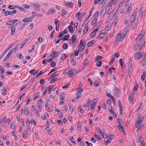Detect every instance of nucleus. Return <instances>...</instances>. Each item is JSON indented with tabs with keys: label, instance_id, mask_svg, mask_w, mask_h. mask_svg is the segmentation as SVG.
Listing matches in <instances>:
<instances>
[{
	"label": "nucleus",
	"instance_id": "1",
	"mask_svg": "<svg viewBox=\"0 0 146 146\" xmlns=\"http://www.w3.org/2000/svg\"><path fill=\"white\" fill-rule=\"evenodd\" d=\"M78 73V72L76 71V70L75 69H72L68 71V74L69 77H70L72 76L73 75Z\"/></svg>",
	"mask_w": 146,
	"mask_h": 146
},
{
	"label": "nucleus",
	"instance_id": "2",
	"mask_svg": "<svg viewBox=\"0 0 146 146\" xmlns=\"http://www.w3.org/2000/svg\"><path fill=\"white\" fill-rule=\"evenodd\" d=\"M113 93L115 96H119L120 93L119 89L115 87L113 89Z\"/></svg>",
	"mask_w": 146,
	"mask_h": 146
},
{
	"label": "nucleus",
	"instance_id": "3",
	"mask_svg": "<svg viewBox=\"0 0 146 146\" xmlns=\"http://www.w3.org/2000/svg\"><path fill=\"white\" fill-rule=\"evenodd\" d=\"M18 21L17 19L9 20L6 23L7 25H11L17 22Z\"/></svg>",
	"mask_w": 146,
	"mask_h": 146
},
{
	"label": "nucleus",
	"instance_id": "4",
	"mask_svg": "<svg viewBox=\"0 0 146 146\" xmlns=\"http://www.w3.org/2000/svg\"><path fill=\"white\" fill-rule=\"evenodd\" d=\"M60 52L59 51H54L53 52L52 55L51 54L49 57L53 56V58H57L60 55Z\"/></svg>",
	"mask_w": 146,
	"mask_h": 146
},
{
	"label": "nucleus",
	"instance_id": "5",
	"mask_svg": "<svg viewBox=\"0 0 146 146\" xmlns=\"http://www.w3.org/2000/svg\"><path fill=\"white\" fill-rule=\"evenodd\" d=\"M142 54L140 52H136L135 54V60H137L141 58Z\"/></svg>",
	"mask_w": 146,
	"mask_h": 146
},
{
	"label": "nucleus",
	"instance_id": "6",
	"mask_svg": "<svg viewBox=\"0 0 146 146\" xmlns=\"http://www.w3.org/2000/svg\"><path fill=\"white\" fill-rule=\"evenodd\" d=\"M143 117L139 119L136 122V124H137V125H135V127H137L138 126H139L141 125V123L143 122Z\"/></svg>",
	"mask_w": 146,
	"mask_h": 146
},
{
	"label": "nucleus",
	"instance_id": "7",
	"mask_svg": "<svg viewBox=\"0 0 146 146\" xmlns=\"http://www.w3.org/2000/svg\"><path fill=\"white\" fill-rule=\"evenodd\" d=\"M128 26H127L123 30L122 36V40L125 37L128 29Z\"/></svg>",
	"mask_w": 146,
	"mask_h": 146
},
{
	"label": "nucleus",
	"instance_id": "8",
	"mask_svg": "<svg viewBox=\"0 0 146 146\" xmlns=\"http://www.w3.org/2000/svg\"><path fill=\"white\" fill-rule=\"evenodd\" d=\"M40 7V5L38 4H34L33 6V7L36 11H39V8Z\"/></svg>",
	"mask_w": 146,
	"mask_h": 146
},
{
	"label": "nucleus",
	"instance_id": "9",
	"mask_svg": "<svg viewBox=\"0 0 146 146\" xmlns=\"http://www.w3.org/2000/svg\"><path fill=\"white\" fill-rule=\"evenodd\" d=\"M98 29H96L93 31L91 33L90 35V37H92L94 36L96 34V32L98 31Z\"/></svg>",
	"mask_w": 146,
	"mask_h": 146
},
{
	"label": "nucleus",
	"instance_id": "10",
	"mask_svg": "<svg viewBox=\"0 0 146 146\" xmlns=\"http://www.w3.org/2000/svg\"><path fill=\"white\" fill-rule=\"evenodd\" d=\"M32 13L33 17H42L43 16V15L42 14H37L36 12H33Z\"/></svg>",
	"mask_w": 146,
	"mask_h": 146
},
{
	"label": "nucleus",
	"instance_id": "11",
	"mask_svg": "<svg viewBox=\"0 0 146 146\" xmlns=\"http://www.w3.org/2000/svg\"><path fill=\"white\" fill-rule=\"evenodd\" d=\"M95 43L94 40H92L88 42L87 44V46L88 47H90L91 46L94 44Z\"/></svg>",
	"mask_w": 146,
	"mask_h": 146
},
{
	"label": "nucleus",
	"instance_id": "12",
	"mask_svg": "<svg viewBox=\"0 0 146 146\" xmlns=\"http://www.w3.org/2000/svg\"><path fill=\"white\" fill-rule=\"evenodd\" d=\"M77 41V40L75 38V36H73L71 38V39H70V43H71L72 42V44L75 43Z\"/></svg>",
	"mask_w": 146,
	"mask_h": 146
},
{
	"label": "nucleus",
	"instance_id": "13",
	"mask_svg": "<svg viewBox=\"0 0 146 146\" xmlns=\"http://www.w3.org/2000/svg\"><path fill=\"white\" fill-rule=\"evenodd\" d=\"M105 33H102L99 34L96 37L97 38H103L105 37Z\"/></svg>",
	"mask_w": 146,
	"mask_h": 146
},
{
	"label": "nucleus",
	"instance_id": "14",
	"mask_svg": "<svg viewBox=\"0 0 146 146\" xmlns=\"http://www.w3.org/2000/svg\"><path fill=\"white\" fill-rule=\"evenodd\" d=\"M16 28L15 27V25H13L11 27V35H13L14 34Z\"/></svg>",
	"mask_w": 146,
	"mask_h": 146
},
{
	"label": "nucleus",
	"instance_id": "15",
	"mask_svg": "<svg viewBox=\"0 0 146 146\" xmlns=\"http://www.w3.org/2000/svg\"><path fill=\"white\" fill-rule=\"evenodd\" d=\"M65 4L67 6H68L70 8H72L73 6V3L71 2H66L65 3Z\"/></svg>",
	"mask_w": 146,
	"mask_h": 146
},
{
	"label": "nucleus",
	"instance_id": "16",
	"mask_svg": "<svg viewBox=\"0 0 146 146\" xmlns=\"http://www.w3.org/2000/svg\"><path fill=\"white\" fill-rule=\"evenodd\" d=\"M121 33H118L116 37V39L118 41H119L121 38Z\"/></svg>",
	"mask_w": 146,
	"mask_h": 146
},
{
	"label": "nucleus",
	"instance_id": "17",
	"mask_svg": "<svg viewBox=\"0 0 146 146\" xmlns=\"http://www.w3.org/2000/svg\"><path fill=\"white\" fill-rule=\"evenodd\" d=\"M129 100L131 104H133V103L132 95H131L130 94H129Z\"/></svg>",
	"mask_w": 146,
	"mask_h": 146
},
{
	"label": "nucleus",
	"instance_id": "18",
	"mask_svg": "<svg viewBox=\"0 0 146 146\" xmlns=\"http://www.w3.org/2000/svg\"><path fill=\"white\" fill-rule=\"evenodd\" d=\"M121 119L120 118H118L117 119V122L119 124L118 125V127L119 129V127L121 126V125H122L121 123Z\"/></svg>",
	"mask_w": 146,
	"mask_h": 146
},
{
	"label": "nucleus",
	"instance_id": "19",
	"mask_svg": "<svg viewBox=\"0 0 146 146\" xmlns=\"http://www.w3.org/2000/svg\"><path fill=\"white\" fill-rule=\"evenodd\" d=\"M90 63V61L87 59L85 60L83 63V65L84 66L86 67L88 66Z\"/></svg>",
	"mask_w": 146,
	"mask_h": 146
},
{
	"label": "nucleus",
	"instance_id": "20",
	"mask_svg": "<svg viewBox=\"0 0 146 146\" xmlns=\"http://www.w3.org/2000/svg\"><path fill=\"white\" fill-rule=\"evenodd\" d=\"M69 36L66 35L64 36V38H60V39H61V40H67L68 39V38H69Z\"/></svg>",
	"mask_w": 146,
	"mask_h": 146
},
{
	"label": "nucleus",
	"instance_id": "21",
	"mask_svg": "<svg viewBox=\"0 0 146 146\" xmlns=\"http://www.w3.org/2000/svg\"><path fill=\"white\" fill-rule=\"evenodd\" d=\"M2 90H3V92L1 93L3 96H5L6 94L7 90L5 87H4Z\"/></svg>",
	"mask_w": 146,
	"mask_h": 146
},
{
	"label": "nucleus",
	"instance_id": "22",
	"mask_svg": "<svg viewBox=\"0 0 146 146\" xmlns=\"http://www.w3.org/2000/svg\"><path fill=\"white\" fill-rule=\"evenodd\" d=\"M132 63L129 62V64L128 66V72L130 74H131V70Z\"/></svg>",
	"mask_w": 146,
	"mask_h": 146
},
{
	"label": "nucleus",
	"instance_id": "23",
	"mask_svg": "<svg viewBox=\"0 0 146 146\" xmlns=\"http://www.w3.org/2000/svg\"><path fill=\"white\" fill-rule=\"evenodd\" d=\"M25 115L27 116L28 115V113L29 111V108L28 107H25Z\"/></svg>",
	"mask_w": 146,
	"mask_h": 146
},
{
	"label": "nucleus",
	"instance_id": "24",
	"mask_svg": "<svg viewBox=\"0 0 146 146\" xmlns=\"http://www.w3.org/2000/svg\"><path fill=\"white\" fill-rule=\"evenodd\" d=\"M29 72L31 74H34L35 75L36 74L38 73V71H37L36 72H35V69H33V70H31L29 71Z\"/></svg>",
	"mask_w": 146,
	"mask_h": 146
},
{
	"label": "nucleus",
	"instance_id": "25",
	"mask_svg": "<svg viewBox=\"0 0 146 146\" xmlns=\"http://www.w3.org/2000/svg\"><path fill=\"white\" fill-rule=\"evenodd\" d=\"M143 7H141L139 9V17L140 16V17H141L143 15Z\"/></svg>",
	"mask_w": 146,
	"mask_h": 146
},
{
	"label": "nucleus",
	"instance_id": "26",
	"mask_svg": "<svg viewBox=\"0 0 146 146\" xmlns=\"http://www.w3.org/2000/svg\"><path fill=\"white\" fill-rule=\"evenodd\" d=\"M146 64V57H144L143 59V62L142 63V66H144Z\"/></svg>",
	"mask_w": 146,
	"mask_h": 146
},
{
	"label": "nucleus",
	"instance_id": "27",
	"mask_svg": "<svg viewBox=\"0 0 146 146\" xmlns=\"http://www.w3.org/2000/svg\"><path fill=\"white\" fill-rule=\"evenodd\" d=\"M142 37L140 35H139L136 38L135 40L137 42L140 41L142 39Z\"/></svg>",
	"mask_w": 146,
	"mask_h": 146
},
{
	"label": "nucleus",
	"instance_id": "28",
	"mask_svg": "<svg viewBox=\"0 0 146 146\" xmlns=\"http://www.w3.org/2000/svg\"><path fill=\"white\" fill-rule=\"evenodd\" d=\"M80 52L79 49H78V50H74V53L75 56H77L78 55L79 53Z\"/></svg>",
	"mask_w": 146,
	"mask_h": 146
},
{
	"label": "nucleus",
	"instance_id": "29",
	"mask_svg": "<svg viewBox=\"0 0 146 146\" xmlns=\"http://www.w3.org/2000/svg\"><path fill=\"white\" fill-rule=\"evenodd\" d=\"M58 74L57 73V72H54L52 74L51 76L50 77V78H51L55 77L56 76H58Z\"/></svg>",
	"mask_w": 146,
	"mask_h": 146
},
{
	"label": "nucleus",
	"instance_id": "30",
	"mask_svg": "<svg viewBox=\"0 0 146 146\" xmlns=\"http://www.w3.org/2000/svg\"><path fill=\"white\" fill-rule=\"evenodd\" d=\"M104 138H106L107 137V136L106 134L104 132H102L100 134Z\"/></svg>",
	"mask_w": 146,
	"mask_h": 146
},
{
	"label": "nucleus",
	"instance_id": "31",
	"mask_svg": "<svg viewBox=\"0 0 146 146\" xmlns=\"http://www.w3.org/2000/svg\"><path fill=\"white\" fill-rule=\"evenodd\" d=\"M77 129L78 130H81V123L80 122H79L78 123L77 125Z\"/></svg>",
	"mask_w": 146,
	"mask_h": 146
},
{
	"label": "nucleus",
	"instance_id": "32",
	"mask_svg": "<svg viewBox=\"0 0 146 146\" xmlns=\"http://www.w3.org/2000/svg\"><path fill=\"white\" fill-rule=\"evenodd\" d=\"M53 88V86H49L48 87V94H50L51 93V90Z\"/></svg>",
	"mask_w": 146,
	"mask_h": 146
},
{
	"label": "nucleus",
	"instance_id": "33",
	"mask_svg": "<svg viewBox=\"0 0 146 146\" xmlns=\"http://www.w3.org/2000/svg\"><path fill=\"white\" fill-rule=\"evenodd\" d=\"M29 85V84H27L23 86L20 89V91H21V90H24V89L26 88V87H27Z\"/></svg>",
	"mask_w": 146,
	"mask_h": 146
},
{
	"label": "nucleus",
	"instance_id": "34",
	"mask_svg": "<svg viewBox=\"0 0 146 146\" xmlns=\"http://www.w3.org/2000/svg\"><path fill=\"white\" fill-rule=\"evenodd\" d=\"M98 11H96L94 15V19H96L97 18V17L98 16Z\"/></svg>",
	"mask_w": 146,
	"mask_h": 146
},
{
	"label": "nucleus",
	"instance_id": "35",
	"mask_svg": "<svg viewBox=\"0 0 146 146\" xmlns=\"http://www.w3.org/2000/svg\"><path fill=\"white\" fill-rule=\"evenodd\" d=\"M73 27H72L71 25L69 26L68 27V29L69 31V32L70 33H72L73 32Z\"/></svg>",
	"mask_w": 146,
	"mask_h": 146
},
{
	"label": "nucleus",
	"instance_id": "36",
	"mask_svg": "<svg viewBox=\"0 0 146 146\" xmlns=\"http://www.w3.org/2000/svg\"><path fill=\"white\" fill-rule=\"evenodd\" d=\"M111 139H108V140L106 141H105V144L106 145H107L109 143H110L111 141Z\"/></svg>",
	"mask_w": 146,
	"mask_h": 146
},
{
	"label": "nucleus",
	"instance_id": "37",
	"mask_svg": "<svg viewBox=\"0 0 146 146\" xmlns=\"http://www.w3.org/2000/svg\"><path fill=\"white\" fill-rule=\"evenodd\" d=\"M47 87H44L43 88V90L42 89L41 90L42 91L43 90V92H44V93H43V95L45 94L47 91Z\"/></svg>",
	"mask_w": 146,
	"mask_h": 146
},
{
	"label": "nucleus",
	"instance_id": "38",
	"mask_svg": "<svg viewBox=\"0 0 146 146\" xmlns=\"http://www.w3.org/2000/svg\"><path fill=\"white\" fill-rule=\"evenodd\" d=\"M119 62L120 63L121 66L122 68L123 66V60L122 58H120L119 60Z\"/></svg>",
	"mask_w": 146,
	"mask_h": 146
},
{
	"label": "nucleus",
	"instance_id": "39",
	"mask_svg": "<svg viewBox=\"0 0 146 146\" xmlns=\"http://www.w3.org/2000/svg\"><path fill=\"white\" fill-rule=\"evenodd\" d=\"M42 99H40L37 101V105H42Z\"/></svg>",
	"mask_w": 146,
	"mask_h": 146
},
{
	"label": "nucleus",
	"instance_id": "40",
	"mask_svg": "<svg viewBox=\"0 0 146 146\" xmlns=\"http://www.w3.org/2000/svg\"><path fill=\"white\" fill-rule=\"evenodd\" d=\"M102 58V56L99 55H98L96 57V59L97 61H98L99 60H101Z\"/></svg>",
	"mask_w": 146,
	"mask_h": 146
},
{
	"label": "nucleus",
	"instance_id": "41",
	"mask_svg": "<svg viewBox=\"0 0 146 146\" xmlns=\"http://www.w3.org/2000/svg\"><path fill=\"white\" fill-rule=\"evenodd\" d=\"M88 26L85 27H84V30L83 31V33L85 34L88 31Z\"/></svg>",
	"mask_w": 146,
	"mask_h": 146
},
{
	"label": "nucleus",
	"instance_id": "42",
	"mask_svg": "<svg viewBox=\"0 0 146 146\" xmlns=\"http://www.w3.org/2000/svg\"><path fill=\"white\" fill-rule=\"evenodd\" d=\"M132 8V4H130L129 7L128 8V9L127 10V12L128 13L130 12V11L131 10Z\"/></svg>",
	"mask_w": 146,
	"mask_h": 146
},
{
	"label": "nucleus",
	"instance_id": "43",
	"mask_svg": "<svg viewBox=\"0 0 146 146\" xmlns=\"http://www.w3.org/2000/svg\"><path fill=\"white\" fill-rule=\"evenodd\" d=\"M139 141L141 143L142 142H144L143 138L141 135L139 137Z\"/></svg>",
	"mask_w": 146,
	"mask_h": 146
},
{
	"label": "nucleus",
	"instance_id": "44",
	"mask_svg": "<svg viewBox=\"0 0 146 146\" xmlns=\"http://www.w3.org/2000/svg\"><path fill=\"white\" fill-rule=\"evenodd\" d=\"M54 10L53 9H51L50 10H49L48 12V14H50L51 13H53L54 12Z\"/></svg>",
	"mask_w": 146,
	"mask_h": 146
},
{
	"label": "nucleus",
	"instance_id": "45",
	"mask_svg": "<svg viewBox=\"0 0 146 146\" xmlns=\"http://www.w3.org/2000/svg\"><path fill=\"white\" fill-rule=\"evenodd\" d=\"M112 73L111 68H110L108 70L107 74L108 75H110Z\"/></svg>",
	"mask_w": 146,
	"mask_h": 146
},
{
	"label": "nucleus",
	"instance_id": "46",
	"mask_svg": "<svg viewBox=\"0 0 146 146\" xmlns=\"http://www.w3.org/2000/svg\"><path fill=\"white\" fill-rule=\"evenodd\" d=\"M0 70H1V73L3 74L4 73V70L1 65H0Z\"/></svg>",
	"mask_w": 146,
	"mask_h": 146
},
{
	"label": "nucleus",
	"instance_id": "47",
	"mask_svg": "<svg viewBox=\"0 0 146 146\" xmlns=\"http://www.w3.org/2000/svg\"><path fill=\"white\" fill-rule=\"evenodd\" d=\"M15 127V125H14V124L13 123H12L10 126V129L11 130H13L14 129Z\"/></svg>",
	"mask_w": 146,
	"mask_h": 146
},
{
	"label": "nucleus",
	"instance_id": "48",
	"mask_svg": "<svg viewBox=\"0 0 146 146\" xmlns=\"http://www.w3.org/2000/svg\"><path fill=\"white\" fill-rule=\"evenodd\" d=\"M17 57H18L19 58L21 59H22L23 58V56L21 55L20 53L18 54L17 55Z\"/></svg>",
	"mask_w": 146,
	"mask_h": 146
},
{
	"label": "nucleus",
	"instance_id": "49",
	"mask_svg": "<svg viewBox=\"0 0 146 146\" xmlns=\"http://www.w3.org/2000/svg\"><path fill=\"white\" fill-rule=\"evenodd\" d=\"M112 59L111 60L110 62V64H111L113 63V62L115 60V56L113 55L112 56Z\"/></svg>",
	"mask_w": 146,
	"mask_h": 146
},
{
	"label": "nucleus",
	"instance_id": "50",
	"mask_svg": "<svg viewBox=\"0 0 146 146\" xmlns=\"http://www.w3.org/2000/svg\"><path fill=\"white\" fill-rule=\"evenodd\" d=\"M111 108V110H110V109H109V110L110 111V112L111 113H112L113 114H114V110L113 108H112V107L111 106H110Z\"/></svg>",
	"mask_w": 146,
	"mask_h": 146
},
{
	"label": "nucleus",
	"instance_id": "51",
	"mask_svg": "<svg viewBox=\"0 0 146 146\" xmlns=\"http://www.w3.org/2000/svg\"><path fill=\"white\" fill-rule=\"evenodd\" d=\"M26 19H27L28 22H31L33 19V17H29L26 18Z\"/></svg>",
	"mask_w": 146,
	"mask_h": 146
},
{
	"label": "nucleus",
	"instance_id": "52",
	"mask_svg": "<svg viewBox=\"0 0 146 146\" xmlns=\"http://www.w3.org/2000/svg\"><path fill=\"white\" fill-rule=\"evenodd\" d=\"M45 82V80L44 79H41L40 81V84H43Z\"/></svg>",
	"mask_w": 146,
	"mask_h": 146
},
{
	"label": "nucleus",
	"instance_id": "53",
	"mask_svg": "<svg viewBox=\"0 0 146 146\" xmlns=\"http://www.w3.org/2000/svg\"><path fill=\"white\" fill-rule=\"evenodd\" d=\"M13 46V44L11 45L9 47L6 48L4 51L5 53L7 52L8 50H9L11 48H12Z\"/></svg>",
	"mask_w": 146,
	"mask_h": 146
},
{
	"label": "nucleus",
	"instance_id": "54",
	"mask_svg": "<svg viewBox=\"0 0 146 146\" xmlns=\"http://www.w3.org/2000/svg\"><path fill=\"white\" fill-rule=\"evenodd\" d=\"M102 63L101 61H100L96 63V65L98 67H100L101 66Z\"/></svg>",
	"mask_w": 146,
	"mask_h": 146
},
{
	"label": "nucleus",
	"instance_id": "55",
	"mask_svg": "<svg viewBox=\"0 0 146 146\" xmlns=\"http://www.w3.org/2000/svg\"><path fill=\"white\" fill-rule=\"evenodd\" d=\"M97 19H93L92 21L91 22V24L92 25H93L96 22Z\"/></svg>",
	"mask_w": 146,
	"mask_h": 146
},
{
	"label": "nucleus",
	"instance_id": "56",
	"mask_svg": "<svg viewBox=\"0 0 146 146\" xmlns=\"http://www.w3.org/2000/svg\"><path fill=\"white\" fill-rule=\"evenodd\" d=\"M98 101V99L97 98H96L95 99L93 100L92 101V104L95 105L96 103Z\"/></svg>",
	"mask_w": 146,
	"mask_h": 146
},
{
	"label": "nucleus",
	"instance_id": "57",
	"mask_svg": "<svg viewBox=\"0 0 146 146\" xmlns=\"http://www.w3.org/2000/svg\"><path fill=\"white\" fill-rule=\"evenodd\" d=\"M107 137L109 138V139H112L114 138V135L112 134L111 135L109 134V135H108L107 136Z\"/></svg>",
	"mask_w": 146,
	"mask_h": 146
},
{
	"label": "nucleus",
	"instance_id": "58",
	"mask_svg": "<svg viewBox=\"0 0 146 146\" xmlns=\"http://www.w3.org/2000/svg\"><path fill=\"white\" fill-rule=\"evenodd\" d=\"M57 122L60 125H62V120H58Z\"/></svg>",
	"mask_w": 146,
	"mask_h": 146
},
{
	"label": "nucleus",
	"instance_id": "59",
	"mask_svg": "<svg viewBox=\"0 0 146 146\" xmlns=\"http://www.w3.org/2000/svg\"><path fill=\"white\" fill-rule=\"evenodd\" d=\"M66 56L65 55H62L60 57V59L61 60H62L63 61L66 58Z\"/></svg>",
	"mask_w": 146,
	"mask_h": 146
},
{
	"label": "nucleus",
	"instance_id": "60",
	"mask_svg": "<svg viewBox=\"0 0 146 146\" xmlns=\"http://www.w3.org/2000/svg\"><path fill=\"white\" fill-rule=\"evenodd\" d=\"M68 47L67 44L66 43H64L63 44L62 47L64 49H66Z\"/></svg>",
	"mask_w": 146,
	"mask_h": 146
},
{
	"label": "nucleus",
	"instance_id": "61",
	"mask_svg": "<svg viewBox=\"0 0 146 146\" xmlns=\"http://www.w3.org/2000/svg\"><path fill=\"white\" fill-rule=\"evenodd\" d=\"M139 44L138 43L136 44L135 45V46L134 48V49L135 50H137L139 48Z\"/></svg>",
	"mask_w": 146,
	"mask_h": 146
},
{
	"label": "nucleus",
	"instance_id": "62",
	"mask_svg": "<svg viewBox=\"0 0 146 146\" xmlns=\"http://www.w3.org/2000/svg\"><path fill=\"white\" fill-rule=\"evenodd\" d=\"M145 31L144 30H142L140 35H141V36L143 37L145 36Z\"/></svg>",
	"mask_w": 146,
	"mask_h": 146
},
{
	"label": "nucleus",
	"instance_id": "63",
	"mask_svg": "<svg viewBox=\"0 0 146 146\" xmlns=\"http://www.w3.org/2000/svg\"><path fill=\"white\" fill-rule=\"evenodd\" d=\"M16 8V7L14 5H9L8 7V8L10 9H13Z\"/></svg>",
	"mask_w": 146,
	"mask_h": 146
},
{
	"label": "nucleus",
	"instance_id": "64",
	"mask_svg": "<svg viewBox=\"0 0 146 146\" xmlns=\"http://www.w3.org/2000/svg\"><path fill=\"white\" fill-rule=\"evenodd\" d=\"M48 118V115L47 113H45L44 116L43 118V120H45L46 119L47 117Z\"/></svg>",
	"mask_w": 146,
	"mask_h": 146
}]
</instances>
